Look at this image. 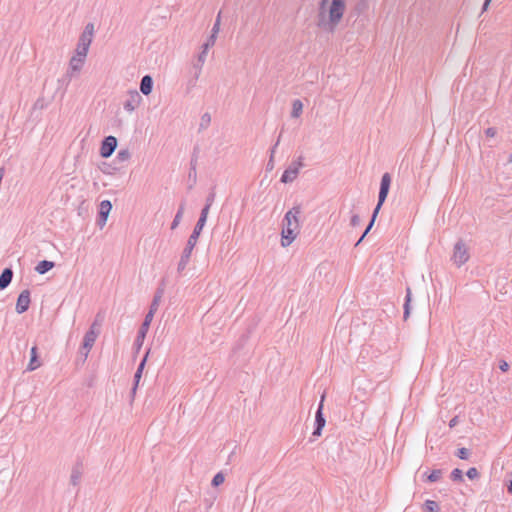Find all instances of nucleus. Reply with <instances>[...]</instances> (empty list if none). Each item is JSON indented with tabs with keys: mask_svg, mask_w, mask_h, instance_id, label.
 <instances>
[{
	"mask_svg": "<svg viewBox=\"0 0 512 512\" xmlns=\"http://www.w3.org/2000/svg\"><path fill=\"white\" fill-rule=\"evenodd\" d=\"M345 9L346 0H321L316 17L317 27L333 33L341 22Z\"/></svg>",
	"mask_w": 512,
	"mask_h": 512,
	"instance_id": "nucleus-1",
	"label": "nucleus"
},
{
	"mask_svg": "<svg viewBox=\"0 0 512 512\" xmlns=\"http://www.w3.org/2000/svg\"><path fill=\"white\" fill-rule=\"evenodd\" d=\"M94 35V25L92 23H88L84 31L81 33L79 37V41L76 48V54L78 56L86 57L89 51V47L92 43Z\"/></svg>",
	"mask_w": 512,
	"mask_h": 512,
	"instance_id": "nucleus-2",
	"label": "nucleus"
},
{
	"mask_svg": "<svg viewBox=\"0 0 512 512\" xmlns=\"http://www.w3.org/2000/svg\"><path fill=\"white\" fill-rule=\"evenodd\" d=\"M470 258L468 249L466 247V244L463 242V240H459L454 245V251L452 255V260L455 265L458 267L465 264Z\"/></svg>",
	"mask_w": 512,
	"mask_h": 512,
	"instance_id": "nucleus-3",
	"label": "nucleus"
},
{
	"mask_svg": "<svg viewBox=\"0 0 512 512\" xmlns=\"http://www.w3.org/2000/svg\"><path fill=\"white\" fill-rule=\"evenodd\" d=\"M97 326H100V324H98L97 321L93 322L90 329L84 335L82 344V349L86 350V353H84V361L87 359L88 354L99 335V331L96 329Z\"/></svg>",
	"mask_w": 512,
	"mask_h": 512,
	"instance_id": "nucleus-4",
	"label": "nucleus"
},
{
	"mask_svg": "<svg viewBox=\"0 0 512 512\" xmlns=\"http://www.w3.org/2000/svg\"><path fill=\"white\" fill-rule=\"evenodd\" d=\"M301 214V206L296 205L292 209H290L283 218V227L284 228H292L294 230H299V216Z\"/></svg>",
	"mask_w": 512,
	"mask_h": 512,
	"instance_id": "nucleus-5",
	"label": "nucleus"
},
{
	"mask_svg": "<svg viewBox=\"0 0 512 512\" xmlns=\"http://www.w3.org/2000/svg\"><path fill=\"white\" fill-rule=\"evenodd\" d=\"M303 156H299L297 160L293 161L289 167L283 172L281 176V182L290 183L293 182L301 167H303Z\"/></svg>",
	"mask_w": 512,
	"mask_h": 512,
	"instance_id": "nucleus-6",
	"label": "nucleus"
},
{
	"mask_svg": "<svg viewBox=\"0 0 512 512\" xmlns=\"http://www.w3.org/2000/svg\"><path fill=\"white\" fill-rule=\"evenodd\" d=\"M324 400H325V394L321 396V400L318 406V409L316 411L315 416V429L313 431V436H320L322 429L324 428L326 424V420L323 416V406H324Z\"/></svg>",
	"mask_w": 512,
	"mask_h": 512,
	"instance_id": "nucleus-7",
	"label": "nucleus"
},
{
	"mask_svg": "<svg viewBox=\"0 0 512 512\" xmlns=\"http://www.w3.org/2000/svg\"><path fill=\"white\" fill-rule=\"evenodd\" d=\"M117 147V138L114 136H107L102 141L100 147V155L103 158H109Z\"/></svg>",
	"mask_w": 512,
	"mask_h": 512,
	"instance_id": "nucleus-8",
	"label": "nucleus"
},
{
	"mask_svg": "<svg viewBox=\"0 0 512 512\" xmlns=\"http://www.w3.org/2000/svg\"><path fill=\"white\" fill-rule=\"evenodd\" d=\"M142 97L137 90H130L127 94V99L123 103V107L126 111H134L141 103Z\"/></svg>",
	"mask_w": 512,
	"mask_h": 512,
	"instance_id": "nucleus-9",
	"label": "nucleus"
},
{
	"mask_svg": "<svg viewBox=\"0 0 512 512\" xmlns=\"http://www.w3.org/2000/svg\"><path fill=\"white\" fill-rule=\"evenodd\" d=\"M112 209V204L109 200H103L99 206V214L97 224L100 228H103L107 222L109 213Z\"/></svg>",
	"mask_w": 512,
	"mask_h": 512,
	"instance_id": "nucleus-10",
	"label": "nucleus"
},
{
	"mask_svg": "<svg viewBox=\"0 0 512 512\" xmlns=\"http://www.w3.org/2000/svg\"><path fill=\"white\" fill-rule=\"evenodd\" d=\"M154 317L146 314L145 315V318H144V321L143 323L141 324L140 328H139V331H138V334H137V337H136V340H135V345L140 348L143 344V341L146 337V334L149 330V326L152 322Z\"/></svg>",
	"mask_w": 512,
	"mask_h": 512,
	"instance_id": "nucleus-11",
	"label": "nucleus"
},
{
	"mask_svg": "<svg viewBox=\"0 0 512 512\" xmlns=\"http://www.w3.org/2000/svg\"><path fill=\"white\" fill-rule=\"evenodd\" d=\"M30 302V291L28 289H25L18 296L15 308L16 312L18 314L26 312L29 308Z\"/></svg>",
	"mask_w": 512,
	"mask_h": 512,
	"instance_id": "nucleus-12",
	"label": "nucleus"
},
{
	"mask_svg": "<svg viewBox=\"0 0 512 512\" xmlns=\"http://www.w3.org/2000/svg\"><path fill=\"white\" fill-rule=\"evenodd\" d=\"M194 247L195 246H193L189 243L186 244V247L184 248V250L181 254L180 260L178 262V266H177L178 273H182L185 270V268L187 267Z\"/></svg>",
	"mask_w": 512,
	"mask_h": 512,
	"instance_id": "nucleus-13",
	"label": "nucleus"
},
{
	"mask_svg": "<svg viewBox=\"0 0 512 512\" xmlns=\"http://www.w3.org/2000/svg\"><path fill=\"white\" fill-rule=\"evenodd\" d=\"M86 57L78 56L77 54L70 59L69 70L67 75L72 77L74 73L79 72L85 62Z\"/></svg>",
	"mask_w": 512,
	"mask_h": 512,
	"instance_id": "nucleus-14",
	"label": "nucleus"
},
{
	"mask_svg": "<svg viewBox=\"0 0 512 512\" xmlns=\"http://www.w3.org/2000/svg\"><path fill=\"white\" fill-rule=\"evenodd\" d=\"M298 233H299V230H294L292 228H284V227H282L281 245L283 247L289 246L295 240V238L297 237Z\"/></svg>",
	"mask_w": 512,
	"mask_h": 512,
	"instance_id": "nucleus-15",
	"label": "nucleus"
},
{
	"mask_svg": "<svg viewBox=\"0 0 512 512\" xmlns=\"http://www.w3.org/2000/svg\"><path fill=\"white\" fill-rule=\"evenodd\" d=\"M163 293H164V289L163 288H158L157 291L155 292V295L153 297V300L151 302V305H150V308H149V311H148V315L154 317L155 313L157 312L158 310V307H159V304H160V301H161V298L163 296Z\"/></svg>",
	"mask_w": 512,
	"mask_h": 512,
	"instance_id": "nucleus-16",
	"label": "nucleus"
},
{
	"mask_svg": "<svg viewBox=\"0 0 512 512\" xmlns=\"http://www.w3.org/2000/svg\"><path fill=\"white\" fill-rule=\"evenodd\" d=\"M153 89V79L150 75H145L142 77L140 82V91L144 95H149Z\"/></svg>",
	"mask_w": 512,
	"mask_h": 512,
	"instance_id": "nucleus-17",
	"label": "nucleus"
},
{
	"mask_svg": "<svg viewBox=\"0 0 512 512\" xmlns=\"http://www.w3.org/2000/svg\"><path fill=\"white\" fill-rule=\"evenodd\" d=\"M13 278V271L11 268H5L0 275V290L9 286Z\"/></svg>",
	"mask_w": 512,
	"mask_h": 512,
	"instance_id": "nucleus-18",
	"label": "nucleus"
},
{
	"mask_svg": "<svg viewBox=\"0 0 512 512\" xmlns=\"http://www.w3.org/2000/svg\"><path fill=\"white\" fill-rule=\"evenodd\" d=\"M40 366H41V362L38 359L37 347L33 346L31 348V357H30L29 364L27 366V371H34L37 368H39Z\"/></svg>",
	"mask_w": 512,
	"mask_h": 512,
	"instance_id": "nucleus-19",
	"label": "nucleus"
},
{
	"mask_svg": "<svg viewBox=\"0 0 512 512\" xmlns=\"http://www.w3.org/2000/svg\"><path fill=\"white\" fill-rule=\"evenodd\" d=\"M204 228V225L196 223L192 234L189 236L187 243L196 246L198 238Z\"/></svg>",
	"mask_w": 512,
	"mask_h": 512,
	"instance_id": "nucleus-20",
	"label": "nucleus"
},
{
	"mask_svg": "<svg viewBox=\"0 0 512 512\" xmlns=\"http://www.w3.org/2000/svg\"><path fill=\"white\" fill-rule=\"evenodd\" d=\"M55 266V263L48 260L40 261L35 267V271L39 274H45Z\"/></svg>",
	"mask_w": 512,
	"mask_h": 512,
	"instance_id": "nucleus-21",
	"label": "nucleus"
},
{
	"mask_svg": "<svg viewBox=\"0 0 512 512\" xmlns=\"http://www.w3.org/2000/svg\"><path fill=\"white\" fill-rule=\"evenodd\" d=\"M184 211H185V203L183 202L180 204L178 211L172 221V224H171L172 230L176 229L178 227V225L180 224L183 214H184Z\"/></svg>",
	"mask_w": 512,
	"mask_h": 512,
	"instance_id": "nucleus-22",
	"label": "nucleus"
},
{
	"mask_svg": "<svg viewBox=\"0 0 512 512\" xmlns=\"http://www.w3.org/2000/svg\"><path fill=\"white\" fill-rule=\"evenodd\" d=\"M303 112V103L301 100L296 99L292 102L291 117L298 118Z\"/></svg>",
	"mask_w": 512,
	"mask_h": 512,
	"instance_id": "nucleus-23",
	"label": "nucleus"
},
{
	"mask_svg": "<svg viewBox=\"0 0 512 512\" xmlns=\"http://www.w3.org/2000/svg\"><path fill=\"white\" fill-rule=\"evenodd\" d=\"M147 356H148V353H146L145 357L142 359V361L140 362L136 372H135V375H134V380H135V385H134V388L133 390L136 389L138 383H139V380L142 376V371L144 369V366H145V363H146V359H147Z\"/></svg>",
	"mask_w": 512,
	"mask_h": 512,
	"instance_id": "nucleus-24",
	"label": "nucleus"
},
{
	"mask_svg": "<svg viewBox=\"0 0 512 512\" xmlns=\"http://www.w3.org/2000/svg\"><path fill=\"white\" fill-rule=\"evenodd\" d=\"M411 289L410 287H407L406 289V297H405V303H404V320H407L410 314V302H411Z\"/></svg>",
	"mask_w": 512,
	"mask_h": 512,
	"instance_id": "nucleus-25",
	"label": "nucleus"
},
{
	"mask_svg": "<svg viewBox=\"0 0 512 512\" xmlns=\"http://www.w3.org/2000/svg\"><path fill=\"white\" fill-rule=\"evenodd\" d=\"M215 45L214 37H209L207 41L202 45V51L198 57H203L206 60L208 50Z\"/></svg>",
	"mask_w": 512,
	"mask_h": 512,
	"instance_id": "nucleus-26",
	"label": "nucleus"
},
{
	"mask_svg": "<svg viewBox=\"0 0 512 512\" xmlns=\"http://www.w3.org/2000/svg\"><path fill=\"white\" fill-rule=\"evenodd\" d=\"M80 479H81V472L79 469L77 468H74L71 472V475H70V483L73 485V486H77L79 483H80Z\"/></svg>",
	"mask_w": 512,
	"mask_h": 512,
	"instance_id": "nucleus-27",
	"label": "nucleus"
},
{
	"mask_svg": "<svg viewBox=\"0 0 512 512\" xmlns=\"http://www.w3.org/2000/svg\"><path fill=\"white\" fill-rule=\"evenodd\" d=\"M441 477H442V470L435 469L427 476V481L431 482V483L437 482L441 479Z\"/></svg>",
	"mask_w": 512,
	"mask_h": 512,
	"instance_id": "nucleus-28",
	"label": "nucleus"
},
{
	"mask_svg": "<svg viewBox=\"0 0 512 512\" xmlns=\"http://www.w3.org/2000/svg\"><path fill=\"white\" fill-rule=\"evenodd\" d=\"M210 208L211 207H208V206H204L203 207V209L201 210L200 217H199L197 223L202 224V225L205 226V223L207 221V217H208Z\"/></svg>",
	"mask_w": 512,
	"mask_h": 512,
	"instance_id": "nucleus-29",
	"label": "nucleus"
},
{
	"mask_svg": "<svg viewBox=\"0 0 512 512\" xmlns=\"http://www.w3.org/2000/svg\"><path fill=\"white\" fill-rule=\"evenodd\" d=\"M210 208L211 207H208V206H204L203 207V209L201 210L200 217H199L197 223L202 224V225L205 226V223L207 221V217H208Z\"/></svg>",
	"mask_w": 512,
	"mask_h": 512,
	"instance_id": "nucleus-30",
	"label": "nucleus"
},
{
	"mask_svg": "<svg viewBox=\"0 0 512 512\" xmlns=\"http://www.w3.org/2000/svg\"><path fill=\"white\" fill-rule=\"evenodd\" d=\"M131 157L130 151L128 149H121L117 153V159L121 162L129 160Z\"/></svg>",
	"mask_w": 512,
	"mask_h": 512,
	"instance_id": "nucleus-31",
	"label": "nucleus"
},
{
	"mask_svg": "<svg viewBox=\"0 0 512 512\" xmlns=\"http://www.w3.org/2000/svg\"><path fill=\"white\" fill-rule=\"evenodd\" d=\"M453 481L461 482L463 481V472L459 468H455L450 475Z\"/></svg>",
	"mask_w": 512,
	"mask_h": 512,
	"instance_id": "nucleus-32",
	"label": "nucleus"
},
{
	"mask_svg": "<svg viewBox=\"0 0 512 512\" xmlns=\"http://www.w3.org/2000/svg\"><path fill=\"white\" fill-rule=\"evenodd\" d=\"M211 122V116L209 113H204L201 117L200 129H206Z\"/></svg>",
	"mask_w": 512,
	"mask_h": 512,
	"instance_id": "nucleus-33",
	"label": "nucleus"
},
{
	"mask_svg": "<svg viewBox=\"0 0 512 512\" xmlns=\"http://www.w3.org/2000/svg\"><path fill=\"white\" fill-rule=\"evenodd\" d=\"M388 193H389L388 188H386L384 186H380L379 195H378V200H380V205H383V203L385 202V200L387 198Z\"/></svg>",
	"mask_w": 512,
	"mask_h": 512,
	"instance_id": "nucleus-34",
	"label": "nucleus"
},
{
	"mask_svg": "<svg viewBox=\"0 0 512 512\" xmlns=\"http://www.w3.org/2000/svg\"><path fill=\"white\" fill-rule=\"evenodd\" d=\"M425 507L427 512H436L439 509L438 503L432 500H427L425 502Z\"/></svg>",
	"mask_w": 512,
	"mask_h": 512,
	"instance_id": "nucleus-35",
	"label": "nucleus"
},
{
	"mask_svg": "<svg viewBox=\"0 0 512 512\" xmlns=\"http://www.w3.org/2000/svg\"><path fill=\"white\" fill-rule=\"evenodd\" d=\"M224 480H225L224 475L221 472H219L213 477L212 486L217 487V486L221 485L224 482Z\"/></svg>",
	"mask_w": 512,
	"mask_h": 512,
	"instance_id": "nucleus-36",
	"label": "nucleus"
},
{
	"mask_svg": "<svg viewBox=\"0 0 512 512\" xmlns=\"http://www.w3.org/2000/svg\"><path fill=\"white\" fill-rule=\"evenodd\" d=\"M219 29H220V13L218 14L217 16V19H216V22L212 28V33L210 35V37H214V41L216 42V37H217V34L219 32Z\"/></svg>",
	"mask_w": 512,
	"mask_h": 512,
	"instance_id": "nucleus-37",
	"label": "nucleus"
},
{
	"mask_svg": "<svg viewBox=\"0 0 512 512\" xmlns=\"http://www.w3.org/2000/svg\"><path fill=\"white\" fill-rule=\"evenodd\" d=\"M390 185H391V176L389 173H384L381 178L380 186H384V187L390 189Z\"/></svg>",
	"mask_w": 512,
	"mask_h": 512,
	"instance_id": "nucleus-38",
	"label": "nucleus"
},
{
	"mask_svg": "<svg viewBox=\"0 0 512 512\" xmlns=\"http://www.w3.org/2000/svg\"><path fill=\"white\" fill-rule=\"evenodd\" d=\"M457 457H459L460 459H463V460H466L468 459L469 455H470V451L467 449V448H459L457 450V453H456Z\"/></svg>",
	"mask_w": 512,
	"mask_h": 512,
	"instance_id": "nucleus-39",
	"label": "nucleus"
},
{
	"mask_svg": "<svg viewBox=\"0 0 512 512\" xmlns=\"http://www.w3.org/2000/svg\"><path fill=\"white\" fill-rule=\"evenodd\" d=\"M466 475L469 479L473 480L479 477V472L475 467H471L468 469Z\"/></svg>",
	"mask_w": 512,
	"mask_h": 512,
	"instance_id": "nucleus-40",
	"label": "nucleus"
},
{
	"mask_svg": "<svg viewBox=\"0 0 512 512\" xmlns=\"http://www.w3.org/2000/svg\"><path fill=\"white\" fill-rule=\"evenodd\" d=\"M374 220H371L368 224V226L366 227L364 233L362 234V236L360 237V239L357 241V243L355 244L356 246H358L362 241L363 239L365 238V236L369 233V231L371 230L373 224H374Z\"/></svg>",
	"mask_w": 512,
	"mask_h": 512,
	"instance_id": "nucleus-41",
	"label": "nucleus"
},
{
	"mask_svg": "<svg viewBox=\"0 0 512 512\" xmlns=\"http://www.w3.org/2000/svg\"><path fill=\"white\" fill-rule=\"evenodd\" d=\"M360 222H361L360 216L358 214H353L350 219L351 226L356 227L360 224Z\"/></svg>",
	"mask_w": 512,
	"mask_h": 512,
	"instance_id": "nucleus-42",
	"label": "nucleus"
},
{
	"mask_svg": "<svg viewBox=\"0 0 512 512\" xmlns=\"http://www.w3.org/2000/svg\"><path fill=\"white\" fill-rule=\"evenodd\" d=\"M205 61H206V60H205V59H203V57H198V58H197V62H196V63H194V65H193V68H194V69H198V70H202V67H203V65H204Z\"/></svg>",
	"mask_w": 512,
	"mask_h": 512,
	"instance_id": "nucleus-43",
	"label": "nucleus"
},
{
	"mask_svg": "<svg viewBox=\"0 0 512 512\" xmlns=\"http://www.w3.org/2000/svg\"><path fill=\"white\" fill-rule=\"evenodd\" d=\"M497 134V130L496 128L494 127H489L485 130V135L489 138H493L495 137V135Z\"/></svg>",
	"mask_w": 512,
	"mask_h": 512,
	"instance_id": "nucleus-44",
	"label": "nucleus"
},
{
	"mask_svg": "<svg viewBox=\"0 0 512 512\" xmlns=\"http://www.w3.org/2000/svg\"><path fill=\"white\" fill-rule=\"evenodd\" d=\"M215 199V193H210L206 198L205 206L211 207Z\"/></svg>",
	"mask_w": 512,
	"mask_h": 512,
	"instance_id": "nucleus-45",
	"label": "nucleus"
},
{
	"mask_svg": "<svg viewBox=\"0 0 512 512\" xmlns=\"http://www.w3.org/2000/svg\"><path fill=\"white\" fill-rule=\"evenodd\" d=\"M499 368L503 372H507L509 370V364L505 360H501L499 362Z\"/></svg>",
	"mask_w": 512,
	"mask_h": 512,
	"instance_id": "nucleus-46",
	"label": "nucleus"
},
{
	"mask_svg": "<svg viewBox=\"0 0 512 512\" xmlns=\"http://www.w3.org/2000/svg\"><path fill=\"white\" fill-rule=\"evenodd\" d=\"M381 206H382V205H380V200H378V203H377V205H376V207H375V209H374V211H373V215H372L371 220H374V221H375V219H376V217H377V215H378V213H379V210L381 209Z\"/></svg>",
	"mask_w": 512,
	"mask_h": 512,
	"instance_id": "nucleus-47",
	"label": "nucleus"
},
{
	"mask_svg": "<svg viewBox=\"0 0 512 512\" xmlns=\"http://www.w3.org/2000/svg\"><path fill=\"white\" fill-rule=\"evenodd\" d=\"M274 168V158L273 155H270V159L267 163V169L272 170Z\"/></svg>",
	"mask_w": 512,
	"mask_h": 512,
	"instance_id": "nucleus-48",
	"label": "nucleus"
},
{
	"mask_svg": "<svg viewBox=\"0 0 512 512\" xmlns=\"http://www.w3.org/2000/svg\"><path fill=\"white\" fill-rule=\"evenodd\" d=\"M458 422H459L458 417H457V416H455V417H453V418L450 420V422H449V426H450L451 428H453V427H455V426L458 424Z\"/></svg>",
	"mask_w": 512,
	"mask_h": 512,
	"instance_id": "nucleus-49",
	"label": "nucleus"
},
{
	"mask_svg": "<svg viewBox=\"0 0 512 512\" xmlns=\"http://www.w3.org/2000/svg\"><path fill=\"white\" fill-rule=\"evenodd\" d=\"M491 1H492V0H485V1H484L483 6H482V11H481L482 13H484L485 11H487V9H488V7H489V5H490V2H491Z\"/></svg>",
	"mask_w": 512,
	"mask_h": 512,
	"instance_id": "nucleus-50",
	"label": "nucleus"
},
{
	"mask_svg": "<svg viewBox=\"0 0 512 512\" xmlns=\"http://www.w3.org/2000/svg\"><path fill=\"white\" fill-rule=\"evenodd\" d=\"M280 138H281V134L279 135L278 139H277V142L275 143V145L271 148V154L270 155H273L275 154V151H276V148L280 142Z\"/></svg>",
	"mask_w": 512,
	"mask_h": 512,
	"instance_id": "nucleus-51",
	"label": "nucleus"
},
{
	"mask_svg": "<svg viewBox=\"0 0 512 512\" xmlns=\"http://www.w3.org/2000/svg\"><path fill=\"white\" fill-rule=\"evenodd\" d=\"M194 70H195L194 79L196 81L199 78L202 70H198V69H194Z\"/></svg>",
	"mask_w": 512,
	"mask_h": 512,
	"instance_id": "nucleus-52",
	"label": "nucleus"
},
{
	"mask_svg": "<svg viewBox=\"0 0 512 512\" xmlns=\"http://www.w3.org/2000/svg\"><path fill=\"white\" fill-rule=\"evenodd\" d=\"M507 491L512 494V479L509 481V484L507 486Z\"/></svg>",
	"mask_w": 512,
	"mask_h": 512,
	"instance_id": "nucleus-53",
	"label": "nucleus"
},
{
	"mask_svg": "<svg viewBox=\"0 0 512 512\" xmlns=\"http://www.w3.org/2000/svg\"><path fill=\"white\" fill-rule=\"evenodd\" d=\"M81 353L84 355V353H86V350H83V349L81 348Z\"/></svg>",
	"mask_w": 512,
	"mask_h": 512,
	"instance_id": "nucleus-54",
	"label": "nucleus"
}]
</instances>
